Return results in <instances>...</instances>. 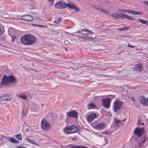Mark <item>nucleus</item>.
I'll use <instances>...</instances> for the list:
<instances>
[{
	"mask_svg": "<svg viewBox=\"0 0 148 148\" xmlns=\"http://www.w3.org/2000/svg\"><path fill=\"white\" fill-rule=\"evenodd\" d=\"M55 0H48L49 5L50 6H52Z\"/></svg>",
	"mask_w": 148,
	"mask_h": 148,
	"instance_id": "nucleus-31",
	"label": "nucleus"
},
{
	"mask_svg": "<svg viewBox=\"0 0 148 148\" xmlns=\"http://www.w3.org/2000/svg\"><path fill=\"white\" fill-rule=\"evenodd\" d=\"M126 18L130 20H134V19H135L134 18H132V17L130 16H127V15Z\"/></svg>",
	"mask_w": 148,
	"mask_h": 148,
	"instance_id": "nucleus-34",
	"label": "nucleus"
},
{
	"mask_svg": "<svg viewBox=\"0 0 148 148\" xmlns=\"http://www.w3.org/2000/svg\"><path fill=\"white\" fill-rule=\"evenodd\" d=\"M138 20L139 22L142 24H143L146 25H148V21L143 19L138 18Z\"/></svg>",
	"mask_w": 148,
	"mask_h": 148,
	"instance_id": "nucleus-20",
	"label": "nucleus"
},
{
	"mask_svg": "<svg viewBox=\"0 0 148 148\" xmlns=\"http://www.w3.org/2000/svg\"><path fill=\"white\" fill-rule=\"evenodd\" d=\"M11 98L8 95H4L0 97V100L2 101H10Z\"/></svg>",
	"mask_w": 148,
	"mask_h": 148,
	"instance_id": "nucleus-16",
	"label": "nucleus"
},
{
	"mask_svg": "<svg viewBox=\"0 0 148 148\" xmlns=\"http://www.w3.org/2000/svg\"><path fill=\"white\" fill-rule=\"evenodd\" d=\"M85 31L87 32V33H81L82 34H83V35H88V33H89L90 34H92L93 33V32H91L90 31L87 30V29H85L84 30L82 29L81 31Z\"/></svg>",
	"mask_w": 148,
	"mask_h": 148,
	"instance_id": "nucleus-27",
	"label": "nucleus"
},
{
	"mask_svg": "<svg viewBox=\"0 0 148 148\" xmlns=\"http://www.w3.org/2000/svg\"><path fill=\"white\" fill-rule=\"evenodd\" d=\"M11 37L12 38V41L14 43L16 40V36H15L13 35Z\"/></svg>",
	"mask_w": 148,
	"mask_h": 148,
	"instance_id": "nucleus-32",
	"label": "nucleus"
},
{
	"mask_svg": "<svg viewBox=\"0 0 148 148\" xmlns=\"http://www.w3.org/2000/svg\"><path fill=\"white\" fill-rule=\"evenodd\" d=\"M16 138L19 140H21L22 136L21 134H19L16 135Z\"/></svg>",
	"mask_w": 148,
	"mask_h": 148,
	"instance_id": "nucleus-33",
	"label": "nucleus"
},
{
	"mask_svg": "<svg viewBox=\"0 0 148 148\" xmlns=\"http://www.w3.org/2000/svg\"><path fill=\"white\" fill-rule=\"evenodd\" d=\"M126 120V119H125L124 120H123L121 121H122L123 122H125V121Z\"/></svg>",
	"mask_w": 148,
	"mask_h": 148,
	"instance_id": "nucleus-48",
	"label": "nucleus"
},
{
	"mask_svg": "<svg viewBox=\"0 0 148 148\" xmlns=\"http://www.w3.org/2000/svg\"><path fill=\"white\" fill-rule=\"evenodd\" d=\"M41 127L42 129L45 130H49L51 127V125L45 119H43L41 121Z\"/></svg>",
	"mask_w": 148,
	"mask_h": 148,
	"instance_id": "nucleus-5",
	"label": "nucleus"
},
{
	"mask_svg": "<svg viewBox=\"0 0 148 148\" xmlns=\"http://www.w3.org/2000/svg\"><path fill=\"white\" fill-rule=\"evenodd\" d=\"M143 3L146 5H147L148 6V1H143Z\"/></svg>",
	"mask_w": 148,
	"mask_h": 148,
	"instance_id": "nucleus-38",
	"label": "nucleus"
},
{
	"mask_svg": "<svg viewBox=\"0 0 148 148\" xmlns=\"http://www.w3.org/2000/svg\"><path fill=\"white\" fill-rule=\"evenodd\" d=\"M67 5L68 8H69L71 9L75 10L77 12L79 11V8L77 7L73 3H68Z\"/></svg>",
	"mask_w": 148,
	"mask_h": 148,
	"instance_id": "nucleus-14",
	"label": "nucleus"
},
{
	"mask_svg": "<svg viewBox=\"0 0 148 148\" xmlns=\"http://www.w3.org/2000/svg\"><path fill=\"white\" fill-rule=\"evenodd\" d=\"M106 140L107 142L108 141V140Z\"/></svg>",
	"mask_w": 148,
	"mask_h": 148,
	"instance_id": "nucleus-55",
	"label": "nucleus"
},
{
	"mask_svg": "<svg viewBox=\"0 0 148 148\" xmlns=\"http://www.w3.org/2000/svg\"><path fill=\"white\" fill-rule=\"evenodd\" d=\"M146 12H148V9H147V10L146 11Z\"/></svg>",
	"mask_w": 148,
	"mask_h": 148,
	"instance_id": "nucleus-53",
	"label": "nucleus"
},
{
	"mask_svg": "<svg viewBox=\"0 0 148 148\" xmlns=\"http://www.w3.org/2000/svg\"><path fill=\"white\" fill-rule=\"evenodd\" d=\"M132 100L134 102H135V99L134 97H132Z\"/></svg>",
	"mask_w": 148,
	"mask_h": 148,
	"instance_id": "nucleus-47",
	"label": "nucleus"
},
{
	"mask_svg": "<svg viewBox=\"0 0 148 148\" xmlns=\"http://www.w3.org/2000/svg\"><path fill=\"white\" fill-rule=\"evenodd\" d=\"M27 114V113H24L23 110H22V116H25Z\"/></svg>",
	"mask_w": 148,
	"mask_h": 148,
	"instance_id": "nucleus-40",
	"label": "nucleus"
},
{
	"mask_svg": "<svg viewBox=\"0 0 148 148\" xmlns=\"http://www.w3.org/2000/svg\"><path fill=\"white\" fill-rule=\"evenodd\" d=\"M106 124L104 123H101L97 124L95 126V127L97 129H103L105 128Z\"/></svg>",
	"mask_w": 148,
	"mask_h": 148,
	"instance_id": "nucleus-17",
	"label": "nucleus"
},
{
	"mask_svg": "<svg viewBox=\"0 0 148 148\" xmlns=\"http://www.w3.org/2000/svg\"><path fill=\"white\" fill-rule=\"evenodd\" d=\"M97 116V114L95 113H91L88 117L87 120L90 122H92Z\"/></svg>",
	"mask_w": 148,
	"mask_h": 148,
	"instance_id": "nucleus-15",
	"label": "nucleus"
},
{
	"mask_svg": "<svg viewBox=\"0 0 148 148\" xmlns=\"http://www.w3.org/2000/svg\"><path fill=\"white\" fill-rule=\"evenodd\" d=\"M17 148H26L25 147H22V146H18L17 147Z\"/></svg>",
	"mask_w": 148,
	"mask_h": 148,
	"instance_id": "nucleus-45",
	"label": "nucleus"
},
{
	"mask_svg": "<svg viewBox=\"0 0 148 148\" xmlns=\"http://www.w3.org/2000/svg\"><path fill=\"white\" fill-rule=\"evenodd\" d=\"M61 20V18L60 17H58L56 20L53 21L54 23H56L57 24H59Z\"/></svg>",
	"mask_w": 148,
	"mask_h": 148,
	"instance_id": "nucleus-28",
	"label": "nucleus"
},
{
	"mask_svg": "<svg viewBox=\"0 0 148 148\" xmlns=\"http://www.w3.org/2000/svg\"><path fill=\"white\" fill-rule=\"evenodd\" d=\"M140 102L143 106H148V98L144 96H141L140 98Z\"/></svg>",
	"mask_w": 148,
	"mask_h": 148,
	"instance_id": "nucleus-10",
	"label": "nucleus"
},
{
	"mask_svg": "<svg viewBox=\"0 0 148 148\" xmlns=\"http://www.w3.org/2000/svg\"><path fill=\"white\" fill-rule=\"evenodd\" d=\"M79 130V126L76 124H73L70 127L65 128L64 129L65 132L67 134L77 132Z\"/></svg>",
	"mask_w": 148,
	"mask_h": 148,
	"instance_id": "nucleus-3",
	"label": "nucleus"
},
{
	"mask_svg": "<svg viewBox=\"0 0 148 148\" xmlns=\"http://www.w3.org/2000/svg\"><path fill=\"white\" fill-rule=\"evenodd\" d=\"M71 138V140H75V139H76V137H73Z\"/></svg>",
	"mask_w": 148,
	"mask_h": 148,
	"instance_id": "nucleus-42",
	"label": "nucleus"
},
{
	"mask_svg": "<svg viewBox=\"0 0 148 148\" xmlns=\"http://www.w3.org/2000/svg\"><path fill=\"white\" fill-rule=\"evenodd\" d=\"M9 140L10 142L15 143H18L19 142V141L18 140H17L14 138H10L9 139Z\"/></svg>",
	"mask_w": 148,
	"mask_h": 148,
	"instance_id": "nucleus-26",
	"label": "nucleus"
},
{
	"mask_svg": "<svg viewBox=\"0 0 148 148\" xmlns=\"http://www.w3.org/2000/svg\"><path fill=\"white\" fill-rule=\"evenodd\" d=\"M110 16H112L113 17L116 18V19H118L120 18L119 14L117 13H111L110 14Z\"/></svg>",
	"mask_w": 148,
	"mask_h": 148,
	"instance_id": "nucleus-21",
	"label": "nucleus"
},
{
	"mask_svg": "<svg viewBox=\"0 0 148 148\" xmlns=\"http://www.w3.org/2000/svg\"><path fill=\"white\" fill-rule=\"evenodd\" d=\"M123 30H127L129 29V27L124 26L123 28Z\"/></svg>",
	"mask_w": 148,
	"mask_h": 148,
	"instance_id": "nucleus-37",
	"label": "nucleus"
},
{
	"mask_svg": "<svg viewBox=\"0 0 148 148\" xmlns=\"http://www.w3.org/2000/svg\"><path fill=\"white\" fill-rule=\"evenodd\" d=\"M103 106L106 108H109L111 102V99L108 98L102 99Z\"/></svg>",
	"mask_w": 148,
	"mask_h": 148,
	"instance_id": "nucleus-8",
	"label": "nucleus"
},
{
	"mask_svg": "<svg viewBox=\"0 0 148 148\" xmlns=\"http://www.w3.org/2000/svg\"><path fill=\"white\" fill-rule=\"evenodd\" d=\"M21 19L23 20L27 21H31L33 20L32 17L28 14H25L22 15Z\"/></svg>",
	"mask_w": 148,
	"mask_h": 148,
	"instance_id": "nucleus-12",
	"label": "nucleus"
},
{
	"mask_svg": "<svg viewBox=\"0 0 148 148\" xmlns=\"http://www.w3.org/2000/svg\"><path fill=\"white\" fill-rule=\"evenodd\" d=\"M80 32H81V31L79 30V31H77V32H76V33H80Z\"/></svg>",
	"mask_w": 148,
	"mask_h": 148,
	"instance_id": "nucleus-49",
	"label": "nucleus"
},
{
	"mask_svg": "<svg viewBox=\"0 0 148 148\" xmlns=\"http://www.w3.org/2000/svg\"><path fill=\"white\" fill-rule=\"evenodd\" d=\"M114 122L116 124H117L121 123V121L117 119H114Z\"/></svg>",
	"mask_w": 148,
	"mask_h": 148,
	"instance_id": "nucleus-30",
	"label": "nucleus"
},
{
	"mask_svg": "<svg viewBox=\"0 0 148 148\" xmlns=\"http://www.w3.org/2000/svg\"><path fill=\"white\" fill-rule=\"evenodd\" d=\"M134 69L135 70L141 71L142 70V66L141 64H136L134 66Z\"/></svg>",
	"mask_w": 148,
	"mask_h": 148,
	"instance_id": "nucleus-18",
	"label": "nucleus"
},
{
	"mask_svg": "<svg viewBox=\"0 0 148 148\" xmlns=\"http://www.w3.org/2000/svg\"><path fill=\"white\" fill-rule=\"evenodd\" d=\"M18 97L22 98L23 99H27V96L25 94H22L21 95H19L18 96Z\"/></svg>",
	"mask_w": 148,
	"mask_h": 148,
	"instance_id": "nucleus-25",
	"label": "nucleus"
},
{
	"mask_svg": "<svg viewBox=\"0 0 148 148\" xmlns=\"http://www.w3.org/2000/svg\"><path fill=\"white\" fill-rule=\"evenodd\" d=\"M36 26H40L41 27H44V26L42 25H36Z\"/></svg>",
	"mask_w": 148,
	"mask_h": 148,
	"instance_id": "nucleus-46",
	"label": "nucleus"
},
{
	"mask_svg": "<svg viewBox=\"0 0 148 148\" xmlns=\"http://www.w3.org/2000/svg\"><path fill=\"white\" fill-rule=\"evenodd\" d=\"M123 104V103L119 99H117L114 103V110L116 112L117 110L120 109Z\"/></svg>",
	"mask_w": 148,
	"mask_h": 148,
	"instance_id": "nucleus-6",
	"label": "nucleus"
},
{
	"mask_svg": "<svg viewBox=\"0 0 148 148\" xmlns=\"http://www.w3.org/2000/svg\"><path fill=\"white\" fill-rule=\"evenodd\" d=\"M84 39H85L89 41H92L94 39V38L92 37H90L88 36H86L83 38Z\"/></svg>",
	"mask_w": 148,
	"mask_h": 148,
	"instance_id": "nucleus-24",
	"label": "nucleus"
},
{
	"mask_svg": "<svg viewBox=\"0 0 148 148\" xmlns=\"http://www.w3.org/2000/svg\"><path fill=\"white\" fill-rule=\"evenodd\" d=\"M119 16L120 17H121L122 18H126L127 15L123 13H121L120 15H119Z\"/></svg>",
	"mask_w": 148,
	"mask_h": 148,
	"instance_id": "nucleus-29",
	"label": "nucleus"
},
{
	"mask_svg": "<svg viewBox=\"0 0 148 148\" xmlns=\"http://www.w3.org/2000/svg\"><path fill=\"white\" fill-rule=\"evenodd\" d=\"M66 116L68 117L76 118L77 116V113L75 111H72L67 113Z\"/></svg>",
	"mask_w": 148,
	"mask_h": 148,
	"instance_id": "nucleus-13",
	"label": "nucleus"
},
{
	"mask_svg": "<svg viewBox=\"0 0 148 148\" xmlns=\"http://www.w3.org/2000/svg\"><path fill=\"white\" fill-rule=\"evenodd\" d=\"M141 124L142 125H144V123H141Z\"/></svg>",
	"mask_w": 148,
	"mask_h": 148,
	"instance_id": "nucleus-51",
	"label": "nucleus"
},
{
	"mask_svg": "<svg viewBox=\"0 0 148 148\" xmlns=\"http://www.w3.org/2000/svg\"><path fill=\"white\" fill-rule=\"evenodd\" d=\"M71 148H88V147L80 145H71Z\"/></svg>",
	"mask_w": 148,
	"mask_h": 148,
	"instance_id": "nucleus-19",
	"label": "nucleus"
},
{
	"mask_svg": "<svg viewBox=\"0 0 148 148\" xmlns=\"http://www.w3.org/2000/svg\"><path fill=\"white\" fill-rule=\"evenodd\" d=\"M137 124L138 125H140L141 124L139 120Z\"/></svg>",
	"mask_w": 148,
	"mask_h": 148,
	"instance_id": "nucleus-44",
	"label": "nucleus"
},
{
	"mask_svg": "<svg viewBox=\"0 0 148 148\" xmlns=\"http://www.w3.org/2000/svg\"><path fill=\"white\" fill-rule=\"evenodd\" d=\"M22 43L25 45H31L34 43L36 41V37L31 34L25 35L21 37Z\"/></svg>",
	"mask_w": 148,
	"mask_h": 148,
	"instance_id": "nucleus-1",
	"label": "nucleus"
},
{
	"mask_svg": "<svg viewBox=\"0 0 148 148\" xmlns=\"http://www.w3.org/2000/svg\"><path fill=\"white\" fill-rule=\"evenodd\" d=\"M43 104H42V105H41V106H43Z\"/></svg>",
	"mask_w": 148,
	"mask_h": 148,
	"instance_id": "nucleus-54",
	"label": "nucleus"
},
{
	"mask_svg": "<svg viewBox=\"0 0 148 148\" xmlns=\"http://www.w3.org/2000/svg\"><path fill=\"white\" fill-rule=\"evenodd\" d=\"M2 35V31L1 28H0V36Z\"/></svg>",
	"mask_w": 148,
	"mask_h": 148,
	"instance_id": "nucleus-43",
	"label": "nucleus"
},
{
	"mask_svg": "<svg viewBox=\"0 0 148 148\" xmlns=\"http://www.w3.org/2000/svg\"><path fill=\"white\" fill-rule=\"evenodd\" d=\"M101 12L105 13L106 14H109V12L105 9L101 7L100 10H99Z\"/></svg>",
	"mask_w": 148,
	"mask_h": 148,
	"instance_id": "nucleus-23",
	"label": "nucleus"
},
{
	"mask_svg": "<svg viewBox=\"0 0 148 148\" xmlns=\"http://www.w3.org/2000/svg\"><path fill=\"white\" fill-rule=\"evenodd\" d=\"M122 36L123 37H125L126 38L129 37V36Z\"/></svg>",
	"mask_w": 148,
	"mask_h": 148,
	"instance_id": "nucleus-50",
	"label": "nucleus"
},
{
	"mask_svg": "<svg viewBox=\"0 0 148 148\" xmlns=\"http://www.w3.org/2000/svg\"><path fill=\"white\" fill-rule=\"evenodd\" d=\"M141 40H144V39H141Z\"/></svg>",
	"mask_w": 148,
	"mask_h": 148,
	"instance_id": "nucleus-52",
	"label": "nucleus"
},
{
	"mask_svg": "<svg viewBox=\"0 0 148 148\" xmlns=\"http://www.w3.org/2000/svg\"><path fill=\"white\" fill-rule=\"evenodd\" d=\"M119 11L123 12H127L129 14H132L134 15H139L143 14V12H138L129 10L119 9Z\"/></svg>",
	"mask_w": 148,
	"mask_h": 148,
	"instance_id": "nucleus-7",
	"label": "nucleus"
},
{
	"mask_svg": "<svg viewBox=\"0 0 148 148\" xmlns=\"http://www.w3.org/2000/svg\"><path fill=\"white\" fill-rule=\"evenodd\" d=\"M27 141H28L29 142H30L32 143L33 144H36L34 143V141L32 140H30L29 139H27Z\"/></svg>",
	"mask_w": 148,
	"mask_h": 148,
	"instance_id": "nucleus-36",
	"label": "nucleus"
},
{
	"mask_svg": "<svg viewBox=\"0 0 148 148\" xmlns=\"http://www.w3.org/2000/svg\"><path fill=\"white\" fill-rule=\"evenodd\" d=\"M88 109H90L96 107V106L94 103H91L88 104Z\"/></svg>",
	"mask_w": 148,
	"mask_h": 148,
	"instance_id": "nucleus-22",
	"label": "nucleus"
},
{
	"mask_svg": "<svg viewBox=\"0 0 148 148\" xmlns=\"http://www.w3.org/2000/svg\"><path fill=\"white\" fill-rule=\"evenodd\" d=\"M93 7L95 9L98 10H100V8H101V7L99 6L98 5H94Z\"/></svg>",
	"mask_w": 148,
	"mask_h": 148,
	"instance_id": "nucleus-35",
	"label": "nucleus"
},
{
	"mask_svg": "<svg viewBox=\"0 0 148 148\" xmlns=\"http://www.w3.org/2000/svg\"><path fill=\"white\" fill-rule=\"evenodd\" d=\"M117 30H118L120 31H121L123 30V28H117Z\"/></svg>",
	"mask_w": 148,
	"mask_h": 148,
	"instance_id": "nucleus-41",
	"label": "nucleus"
},
{
	"mask_svg": "<svg viewBox=\"0 0 148 148\" xmlns=\"http://www.w3.org/2000/svg\"><path fill=\"white\" fill-rule=\"evenodd\" d=\"M128 45L127 46L128 47H131V48H134L135 47L134 45H130L129 43H128Z\"/></svg>",
	"mask_w": 148,
	"mask_h": 148,
	"instance_id": "nucleus-39",
	"label": "nucleus"
},
{
	"mask_svg": "<svg viewBox=\"0 0 148 148\" xmlns=\"http://www.w3.org/2000/svg\"><path fill=\"white\" fill-rule=\"evenodd\" d=\"M55 6L57 8H64L66 7L67 5L65 3L58 1L56 4Z\"/></svg>",
	"mask_w": 148,
	"mask_h": 148,
	"instance_id": "nucleus-11",
	"label": "nucleus"
},
{
	"mask_svg": "<svg viewBox=\"0 0 148 148\" xmlns=\"http://www.w3.org/2000/svg\"><path fill=\"white\" fill-rule=\"evenodd\" d=\"M144 128L137 127L134 130V133L138 137L141 136L143 133Z\"/></svg>",
	"mask_w": 148,
	"mask_h": 148,
	"instance_id": "nucleus-9",
	"label": "nucleus"
},
{
	"mask_svg": "<svg viewBox=\"0 0 148 148\" xmlns=\"http://www.w3.org/2000/svg\"><path fill=\"white\" fill-rule=\"evenodd\" d=\"M142 139L140 140V142H136L134 147V148H144L145 146L143 144L147 139V136L146 135H144L142 137Z\"/></svg>",
	"mask_w": 148,
	"mask_h": 148,
	"instance_id": "nucleus-4",
	"label": "nucleus"
},
{
	"mask_svg": "<svg viewBox=\"0 0 148 148\" xmlns=\"http://www.w3.org/2000/svg\"><path fill=\"white\" fill-rule=\"evenodd\" d=\"M16 81V79L13 75L7 76L4 75L3 77L1 84L2 85L5 86L8 83H13Z\"/></svg>",
	"mask_w": 148,
	"mask_h": 148,
	"instance_id": "nucleus-2",
	"label": "nucleus"
}]
</instances>
